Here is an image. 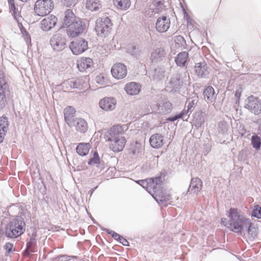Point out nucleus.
<instances>
[{"mask_svg": "<svg viewBox=\"0 0 261 261\" xmlns=\"http://www.w3.org/2000/svg\"><path fill=\"white\" fill-rule=\"evenodd\" d=\"M124 129H127L126 125H114L111 128L110 132L106 135V138H108L107 140L110 142V148L114 152H118L122 150L125 146V138L122 136Z\"/></svg>", "mask_w": 261, "mask_h": 261, "instance_id": "obj_1", "label": "nucleus"}, {"mask_svg": "<svg viewBox=\"0 0 261 261\" xmlns=\"http://www.w3.org/2000/svg\"><path fill=\"white\" fill-rule=\"evenodd\" d=\"M228 216L229 218L228 227L236 233H241L249 225L250 220L241 215L237 208H230Z\"/></svg>", "mask_w": 261, "mask_h": 261, "instance_id": "obj_2", "label": "nucleus"}, {"mask_svg": "<svg viewBox=\"0 0 261 261\" xmlns=\"http://www.w3.org/2000/svg\"><path fill=\"white\" fill-rule=\"evenodd\" d=\"M25 223L24 218L20 216H16L8 224L6 228V235L10 238H15L24 233L25 230Z\"/></svg>", "mask_w": 261, "mask_h": 261, "instance_id": "obj_3", "label": "nucleus"}, {"mask_svg": "<svg viewBox=\"0 0 261 261\" xmlns=\"http://www.w3.org/2000/svg\"><path fill=\"white\" fill-rule=\"evenodd\" d=\"M112 25L111 20L108 17L97 19L95 27L97 36L100 37H107L111 32Z\"/></svg>", "mask_w": 261, "mask_h": 261, "instance_id": "obj_4", "label": "nucleus"}, {"mask_svg": "<svg viewBox=\"0 0 261 261\" xmlns=\"http://www.w3.org/2000/svg\"><path fill=\"white\" fill-rule=\"evenodd\" d=\"M54 7L51 0H38L34 7L35 13L39 16H45L49 14Z\"/></svg>", "mask_w": 261, "mask_h": 261, "instance_id": "obj_5", "label": "nucleus"}, {"mask_svg": "<svg viewBox=\"0 0 261 261\" xmlns=\"http://www.w3.org/2000/svg\"><path fill=\"white\" fill-rule=\"evenodd\" d=\"M67 35L69 37L75 38L82 35L86 30L85 23L80 18L67 27Z\"/></svg>", "mask_w": 261, "mask_h": 261, "instance_id": "obj_6", "label": "nucleus"}, {"mask_svg": "<svg viewBox=\"0 0 261 261\" xmlns=\"http://www.w3.org/2000/svg\"><path fill=\"white\" fill-rule=\"evenodd\" d=\"M88 41L82 38L72 41L69 44L70 50L75 55L84 53L88 49Z\"/></svg>", "mask_w": 261, "mask_h": 261, "instance_id": "obj_7", "label": "nucleus"}, {"mask_svg": "<svg viewBox=\"0 0 261 261\" xmlns=\"http://www.w3.org/2000/svg\"><path fill=\"white\" fill-rule=\"evenodd\" d=\"M139 182L142 183V187L151 195L156 188L162 186V182L161 177L143 179Z\"/></svg>", "mask_w": 261, "mask_h": 261, "instance_id": "obj_8", "label": "nucleus"}, {"mask_svg": "<svg viewBox=\"0 0 261 261\" xmlns=\"http://www.w3.org/2000/svg\"><path fill=\"white\" fill-rule=\"evenodd\" d=\"M245 108L251 113L258 115L261 113V100L256 97L249 96L246 100Z\"/></svg>", "mask_w": 261, "mask_h": 261, "instance_id": "obj_9", "label": "nucleus"}, {"mask_svg": "<svg viewBox=\"0 0 261 261\" xmlns=\"http://www.w3.org/2000/svg\"><path fill=\"white\" fill-rule=\"evenodd\" d=\"M152 110L161 114L170 113L173 109L172 103L166 98L160 100L155 105H152Z\"/></svg>", "mask_w": 261, "mask_h": 261, "instance_id": "obj_10", "label": "nucleus"}, {"mask_svg": "<svg viewBox=\"0 0 261 261\" xmlns=\"http://www.w3.org/2000/svg\"><path fill=\"white\" fill-rule=\"evenodd\" d=\"M152 196L159 204H163L165 206L170 204L171 196L170 195L164 192L162 186L156 188L155 190L153 191Z\"/></svg>", "mask_w": 261, "mask_h": 261, "instance_id": "obj_11", "label": "nucleus"}, {"mask_svg": "<svg viewBox=\"0 0 261 261\" xmlns=\"http://www.w3.org/2000/svg\"><path fill=\"white\" fill-rule=\"evenodd\" d=\"M50 44L54 50L60 51L66 47V39L61 34H55L50 38Z\"/></svg>", "mask_w": 261, "mask_h": 261, "instance_id": "obj_12", "label": "nucleus"}, {"mask_svg": "<svg viewBox=\"0 0 261 261\" xmlns=\"http://www.w3.org/2000/svg\"><path fill=\"white\" fill-rule=\"evenodd\" d=\"M182 84L183 82L181 79V75L176 73L171 77L166 89L170 92H177L181 89Z\"/></svg>", "mask_w": 261, "mask_h": 261, "instance_id": "obj_13", "label": "nucleus"}, {"mask_svg": "<svg viewBox=\"0 0 261 261\" xmlns=\"http://www.w3.org/2000/svg\"><path fill=\"white\" fill-rule=\"evenodd\" d=\"M111 73L115 79H122L127 75L126 66L122 63H117L113 65L111 68Z\"/></svg>", "mask_w": 261, "mask_h": 261, "instance_id": "obj_14", "label": "nucleus"}, {"mask_svg": "<svg viewBox=\"0 0 261 261\" xmlns=\"http://www.w3.org/2000/svg\"><path fill=\"white\" fill-rule=\"evenodd\" d=\"M7 88L4 73L0 71V109H3L7 104L6 91Z\"/></svg>", "mask_w": 261, "mask_h": 261, "instance_id": "obj_15", "label": "nucleus"}, {"mask_svg": "<svg viewBox=\"0 0 261 261\" xmlns=\"http://www.w3.org/2000/svg\"><path fill=\"white\" fill-rule=\"evenodd\" d=\"M58 21L56 16L51 15L47 16L41 21V28L44 31H48L54 28Z\"/></svg>", "mask_w": 261, "mask_h": 261, "instance_id": "obj_16", "label": "nucleus"}, {"mask_svg": "<svg viewBox=\"0 0 261 261\" xmlns=\"http://www.w3.org/2000/svg\"><path fill=\"white\" fill-rule=\"evenodd\" d=\"M170 25V19L166 16H162L157 19L155 23V29L159 33H165L169 29Z\"/></svg>", "mask_w": 261, "mask_h": 261, "instance_id": "obj_17", "label": "nucleus"}, {"mask_svg": "<svg viewBox=\"0 0 261 261\" xmlns=\"http://www.w3.org/2000/svg\"><path fill=\"white\" fill-rule=\"evenodd\" d=\"M195 71L197 76L200 78H207L210 74L209 68L204 63H198L195 66Z\"/></svg>", "mask_w": 261, "mask_h": 261, "instance_id": "obj_18", "label": "nucleus"}, {"mask_svg": "<svg viewBox=\"0 0 261 261\" xmlns=\"http://www.w3.org/2000/svg\"><path fill=\"white\" fill-rule=\"evenodd\" d=\"M116 101L113 97H105L100 100L99 103L100 108L105 111L113 110L116 107Z\"/></svg>", "mask_w": 261, "mask_h": 261, "instance_id": "obj_19", "label": "nucleus"}, {"mask_svg": "<svg viewBox=\"0 0 261 261\" xmlns=\"http://www.w3.org/2000/svg\"><path fill=\"white\" fill-rule=\"evenodd\" d=\"M80 18L77 17L72 10L71 9H67L64 12V17L63 18V22L62 24L63 28L68 27L69 25H71L74 21H76L77 19H79Z\"/></svg>", "mask_w": 261, "mask_h": 261, "instance_id": "obj_20", "label": "nucleus"}, {"mask_svg": "<svg viewBox=\"0 0 261 261\" xmlns=\"http://www.w3.org/2000/svg\"><path fill=\"white\" fill-rule=\"evenodd\" d=\"M71 125L75 126L76 129L81 133L86 132L88 129V125L87 121L81 118H77L74 119Z\"/></svg>", "mask_w": 261, "mask_h": 261, "instance_id": "obj_21", "label": "nucleus"}, {"mask_svg": "<svg viewBox=\"0 0 261 261\" xmlns=\"http://www.w3.org/2000/svg\"><path fill=\"white\" fill-rule=\"evenodd\" d=\"M141 85L136 82L127 83L124 87L126 92L130 95H135L139 93L141 90Z\"/></svg>", "mask_w": 261, "mask_h": 261, "instance_id": "obj_22", "label": "nucleus"}, {"mask_svg": "<svg viewBox=\"0 0 261 261\" xmlns=\"http://www.w3.org/2000/svg\"><path fill=\"white\" fill-rule=\"evenodd\" d=\"M204 100L207 103H212L216 99V95L214 88L211 86L206 87L203 91Z\"/></svg>", "mask_w": 261, "mask_h": 261, "instance_id": "obj_23", "label": "nucleus"}, {"mask_svg": "<svg viewBox=\"0 0 261 261\" xmlns=\"http://www.w3.org/2000/svg\"><path fill=\"white\" fill-rule=\"evenodd\" d=\"M202 183L201 180L198 178H192L188 192L193 194H197L202 188Z\"/></svg>", "mask_w": 261, "mask_h": 261, "instance_id": "obj_24", "label": "nucleus"}, {"mask_svg": "<svg viewBox=\"0 0 261 261\" xmlns=\"http://www.w3.org/2000/svg\"><path fill=\"white\" fill-rule=\"evenodd\" d=\"M93 65V60L90 58H82L77 62V67L81 72L85 71Z\"/></svg>", "mask_w": 261, "mask_h": 261, "instance_id": "obj_25", "label": "nucleus"}, {"mask_svg": "<svg viewBox=\"0 0 261 261\" xmlns=\"http://www.w3.org/2000/svg\"><path fill=\"white\" fill-rule=\"evenodd\" d=\"M164 137L160 134L152 135L149 139L150 145L154 148H159L163 145Z\"/></svg>", "mask_w": 261, "mask_h": 261, "instance_id": "obj_26", "label": "nucleus"}, {"mask_svg": "<svg viewBox=\"0 0 261 261\" xmlns=\"http://www.w3.org/2000/svg\"><path fill=\"white\" fill-rule=\"evenodd\" d=\"M75 112V109L69 106L66 108L64 110V119L68 125H71L73 122V117Z\"/></svg>", "mask_w": 261, "mask_h": 261, "instance_id": "obj_27", "label": "nucleus"}, {"mask_svg": "<svg viewBox=\"0 0 261 261\" xmlns=\"http://www.w3.org/2000/svg\"><path fill=\"white\" fill-rule=\"evenodd\" d=\"M84 82L80 79L68 80L63 83V86L69 87L71 88L82 89Z\"/></svg>", "mask_w": 261, "mask_h": 261, "instance_id": "obj_28", "label": "nucleus"}, {"mask_svg": "<svg viewBox=\"0 0 261 261\" xmlns=\"http://www.w3.org/2000/svg\"><path fill=\"white\" fill-rule=\"evenodd\" d=\"M165 56V50L162 47H158L152 51L150 58L152 61L157 62L162 60Z\"/></svg>", "mask_w": 261, "mask_h": 261, "instance_id": "obj_29", "label": "nucleus"}, {"mask_svg": "<svg viewBox=\"0 0 261 261\" xmlns=\"http://www.w3.org/2000/svg\"><path fill=\"white\" fill-rule=\"evenodd\" d=\"M189 54L187 51L179 53L175 59L176 65L179 67H185L188 58Z\"/></svg>", "mask_w": 261, "mask_h": 261, "instance_id": "obj_30", "label": "nucleus"}, {"mask_svg": "<svg viewBox=\"0 0 261 261\" xmlns=\"http://www.w3.org/2000/svg\"><path fill=\"white\" fill-rule=\"evenodd\" d=\"M248 232V238L249 240L253 241L257 237L258 231L257 228L250 221L249 222V225H247V228H245Z\"/></svg>", "mask_w": 261, "mask_h": 261, "instance_id": "obj_31", "label": "nucleus"}, {"mask_svg": "<svg viewBox=\"0 0 261 261\" xmlns=\"http://www.w3.org/2000/svg\"><path fill=\"white\" fill-rule=\"evenodd\" d=\"M90 147L89 143H80L76 148V151L80 155L85 156L88 153Z\"/></svg>", "mask_w": 261, "mask_h": 261, "instance_id": "obj_32", "label": "nucleus"}, {"mask_svg": "<svg viewBox=\"0 0 261 261\" xmlns=\"http://www.w3.org/2000/svg\"><path fill=\"white\" fill-rule=\"evenodd\" d=\"M204 113L201 111L196 112L193 119V123L195 126L197 128L200 127L202 124L204 122Z\"/></svg>", "mask_w": 261, "mask_h": 261, "instance_id": "obj_33", "label": "nucleus"}, {"mask_svg": "<svg viewBox=\"0 0 261 261\" xmlns=\"http://www.w3.org/2000/svg\"><path fill=\"white\" fill-rule=\"evenodd\" d=\"M9 6L10 11H12V15L14 18L19 23L20 20V16L19 12L18 9L16 7L14 0H8Z\"/></svg>", "mask_w": 261, "mask_h": 261, "instance_id": "obj_34", "label": "nucleus"}, {"mask_svg": "<svg viewBox=\"0 0 261 261\" xmlns=\"http://www.w3.org/2000/svg\"><path fill=\"white\" fill-rule=\"evenodd\" d=\"M114 5L121 10H126L130 5V0H114Z\"/></svg>", "mask_w": 261, "mask_h": 261, "instance_id": "obj_35", "label": "nucleus"}, {"mask_svg": "<svg viewBox=\"0 0 261 261\" xmlns=\"http://www.w3.org/2000/svg\"><path fill=\"white\" fill-rule=\"evenodd\" d=\"M101 5L98 0H88L86 3V7L88 9L94 11L98 10Z\"/></svg>", "mask_w": 261, "mask_h": 261, "instance_id": "obj_36", "label": "nucleus"}, {"mask_svg": "<svg viewBox=\"0 0 261 261\" xmlns=\"http://www.w3.org/2000/svg\"><path fill=\"white\" fill-rule=\"evenodd\" d=\"M252 146L256 150L260 149L261 147V138L256 135H253L251 138Z\"/></svg>", "mask_w": 261, "mask_h": 261, "instance_id": "obj_37", "label": "nucleus"}, {"mask_svg": "<svg viewBox=\"0 0 261 261\" xmlns=\"http://www.w3.org/2000/svg\"><path fill=\"white\" fill-rule=\"evenodd\" d=\"M19 27L20 28V30L21 33L22 35V37L25 40L27 44L29 46L31 44V38L29 33L27 32L26 29L23 27L21 23L19 24Z\"/></svg>", "mask_w": 261, "mask_h": 261, "instance_id": "obj_38", "label": "nucleus"}, {"mask_svg": "<svg viewBox=\"0 0 261 261\" xmlns=\"http://www.w3.org/2000/svg\"><path fill=\"white\" fill-rule=\"evenodd\" d=\"M140 51L139 47L135 45H131L128 48V52L136 58L140 56Z\"/></svg>", "mask_w": 261, "mask_h": 261, "instance_id": "obj_39", "label": "nucleus"}, {"mask_svg": "<svg viewBox=\"0 0 261 261\" xmlns=\"http://www.w3.org/2000/svg\"><path fill=\"white\" fill-rule=\"evenodd\" d=\"M9 126L8 118L6 116L0 117V129L3 132H7Z\"/></svg>", "mask_w": 261, "mask_h": 261, "instance_id": "obj_40", "label": "nucleus"}, {"mask_svg": "<svg viewBox=\"0 0 261 261\" xmlns=\"http://www.w3.org/2000/svg\"><path fill=\"white\" fill-rule=\"evenodd\" d=\"M228 128V125L226 122L221 121L218 124V132L220 134L224 135L226 134Z\"/></svg>", "mask_w": 261, "mask_h": 261, "instance_id": "obj_41", "label": "nucleus"}, {"mask_svg": "<svg viewBox=\"0 0 261 261\" xmlns=\"http://www.w3.org/2000/svg\"><path fill=\"white\" fill-rule=\"evenodd\" d=\"M100 161L97 152L95 151L93 153V157L90 159L88 162V164L90 166H95Z\"/></svg>", "mask_w": 261, "mask_h": 261, "instance_id": "obj_42", "label": "nucleus"}, {"mask_svg": "<svg viewBox=\"0 0 261 261\" xmlns=\"http://www.w3.org/2000/svg\"><path fill=\"white\" fill-rule=\"evenodd\" d=\"M251 216L257 218H261V207L258 205H255L252 211Z\"/></svg>", "mask_w": 261, "mask_h": 261, "instance_id": "obj_43", "label": "nucleus"}, {"mask_svg": "<svg viewBox=\"0 0 261 261\" xmlns=\"http://www.w3.org/2000/svg\"><path fill=\"white\" fill-rule=\"evenodd\" d=\"M153 76L154 79L161 80L164 76V71L162 69H155L154 70Z\"/></svg>", "mask_w": 261, "mask_h": 261, "instance_id": "obj_44", "label": "nucleus"}, {"mask_svg": "<svg viewBox=\"0 0 261 261\" xmlns=\"http://www.w3.org/2000/svg\"><path fill=\"white\" fill-rule=\"evenodd\" d=\"M103 230L107 232L108 234H110L112 238H113L115 240L118 241V242L119 241L120 238L122 237L120 234L115 232L114 231L110 230L109 229L105 228Z\"/></svg>", "mask_w": 261, "mask_h": 261, "instance_id": "obj_45", "label": "nucleus"}, {"mask_svg": "<svg viewBox=\"0 0 261 261\" xmlns=\"http://www.w3.org/2000/svg\"><path fill=\"white\" fill-rule=\"evenodd\" d=\"M192 112L187 108V109H184L179 114H178L180 118L183 119V120L187 121L189 117V113H191Z\"/></svg>", "mask_w": 261, "mask_h": 261, "instance_id": "obj_46", "label": "nucleus"}, {"mask_svg": "<svg viewBox=\"0 0 261 261\" xmlns=\"http://www.w3.org/2000/svg\"><path fill=\"white\" fill-rule=\"evenodd\" d=\"M188 104L187 106V108L189 109L191 112L193 110L195 106L196 105L198 100L197 98L195 99H189L188 100Z\"/></svg>", "mask_w": 261, "mask_h": 261, "instance_id": "obj_47", "label": "nucleus"}, {"mask_svg": "<svg viewBox=\"0 0 261 261\" xmlns=\"http://www.w3.org/2000/svg\"><path fill=\"white\" fill-rule=\"evenodd\" d=\"M96 81L98 84L103 85L105 84L106 79L103 75L100 74L96 77Z\"/></svg>", "mask_w": 261, "mask_h": 261, "instance_id": "obj_48", "label": "nucleus"}, {"mask_svg": "<svg viewBox=\"0 0 261 261\" xmlns=\"http://www.w3.org/2000/svg\"><path fill=\"white\" fill-rule=\"evenodd\" d=\"M141 146V144L140 143H136L135 148H134L132 151V154L135 155H137L140 152V148Z\"/></svg>", "mask_w": 261, "mask_h": 261, "instance_id": "obj_49", "label": "nucleus"}, {"mask_svg": "<svg viewBox=\"0 0 261 261\" xmlns=\"http://www.w3.org/2000/svg\"><path fill=\"white\" fill-rule=\"evenodd\" d=\"M13 245L10 243H7L4 246V249L6 250L7 252L10 253L12 252Z\"/></svg>", "mask_w": 261, "mask_h": 261, "instance_id": "obj_50", "label": "nucleus"}, {"mask_svg": "<svg viewBox=\"0 0 261 261\" xmlns=\"http://www.w3.org/2000/svg\"><path fill=\"white\" fill-rule=\"evenodd\" d=\"M35 245H36L35 243H33L32 242H28L27 244V248H26L30 249L32 252H35Z\"/></svg>", "mask_w": 261, "mask_h": 261, "instance_id": "obj_51", "label": "nucleus"}, {"mask_svg": "<svg viewBox=\"0 0 261 261\" xmlns=\"http://www.w3.org/2000/svg\"><path fill=\"white\" fill-rule=\"evenodd\" d=\"M95 166L97 168V170H99V172H100L105 168L103 162L101 161L98 162V163H97Z\"/></svg>", "mask_w": 261, "mask_h": 261, "instance_id": "obj_52", "label": "nucleus"}, {"mask_svg": "<svg viewBox=\"0 0 261 261\" xmlns=\"http://www.w3.org/2000/svg\"><path fill=\"white\" fill-rule=\"evenodd\" d=\"M75 0H63V4L67 7H70L74 4Z\"/></svg>", "mask_w": 261, "mask_h": 261, "instance_id": "obj_53", "label": "nucleus"}, {"mask_svg": "<svg viewBox=\"0 0 261 261\" xmlns=\"http://www.w3.org/2000/svg\"><path fill=\"white\" fill-rule=\"evenodd\" d=\"M119 242L122 244L123 246H129V243L125 239H124L123 237H121L120 238Z\"/></svg>", "mask_w": 261, "mask_h": 261, "instance_id": "obj_54", "label": "nucleus"}, {"mask_svg": "<svg viewBox=\"0 0 261 261\" xmlns=\"http://www.w3.org/2000/svg\"><path fill=\"white\" fill-rule=\"evenodd\" d=\"M70 256L67 255H61L59 256L60 261H69Z\"/></svg>", "mask_w": 261, "mask_h": 261, "instance_id": "obj_55", "label": "nucleus"}, {"mask_svg": "<svg viewBox=\"0 0 261 261\" xmlns=\"http://www.w3.org/2000/svg\"><path fill=\"white\" fill-rule=\"evenodd\" d=\"M179 118H180V117L179 115L177 114L173 117H169L167 119V120L169 121L173 122Z\"/></svg>", "mask_w": 261, "mask_h": 261, "instance_id": "obj_56", "label": "nucleus"}, {"mask_svg": "<svg viewBox=\"0 0 261 261\" xmlns=\"http://www.w3.org/2000/svg\"><path fill=\"white\" fill-rule=\"evenodd\" d=\"M7 132H3L0 129V143L3 142Z\"/></svg>", "mask_w": 261, "mask_h": 261, "instance_id": "obj_57", "label": "nucleus"}, {"mask_svg": "<svg viewBox=\"0 0 261 261\" xmlns=\"http://www.w3.org/2000/svg\"><path fill=\"white\" fill-rule=\"evenodd\" d=\"M178 39V40L180 42V43H181V45H182V43H184V44L186 43V41H185V39L184 38V37H181L180 36H179L178 37V39Z\"/></svg>", "mask_w": 261, "mask_h": 261, "instance_id": "obj_58", "label": "nucleus"}, {"mask_svg": "<svg viewBox=\"0 0 261 261\" xmlns=\"http://www.w3.org/2000/svg\"><path fill=\"white\" fill-rule=\"evenodd\" d=\"M32 252L30 249L26 248L24 251V255L25 256H29L30 253Z\"/></svg>", "mask_w": 261, "mask_h": 261, "instance_id": "obj_59", "label": "nucleus"}, {"mask_svg": "<svg viewBox=\"0 0 261 261\" xmlns=\"http://www.w3.org/2000/svg\"><path fill=\"white\" fill-rule=\"evenodd\" d=\"M97 188V186L95 187L94 188L91 189L90 190L88 191V194L90 195V196H91L94 192V191L95 190V189Z\"/></svg>", "mask_w": 261, "mask_h": 261, "instance_id": "obj_60", "label": "nucleus"}, {"mask_svg": "<svg viewBox=\"0 0 261 261\" xmlns=\"http://www.w3.org/2000/svg\"><path fill=\"white\" fill-rule=\"evenodd\" d=\"M163 5V3L161 1H158L155 3V6L160 7V8H162L161 6H162Z\"/></svg>", "mask_w": 261, "mask_h": 261, "instance_id": "obj_61", "label": "nucleus"}, {"mask_svg": "<svg viewBox=\"0 0 261 261\" xmlns=\"http://www.w3.org/2000/svg\"><path fill=\"white\" fill-rule=\"evenodd\" d=\"M184 11H185V10H184ZM185 15V17H187V20L188 23H191V22L190 21V20L189 19L188 15L186 11H185V15Z\"/></svg>", "mask_w": 261, "mask_h": 261, "instance_id": "obj_62", "label": "nucleus"}, {"mask_svg": "<svg viewBox=\"0 0 261 261\" xmlns=\"http://www.w3.org/2000/svg\"><path fill=\"white\" fill-rule=\"evenodd\" d=\"M28 242H32L33 243L36 244V240L35 238L31 237Z\"/></svg>", "mask_w": 261, "mask_h": 261, "instance_id": "obj_63", "label": "nucleus"}, {"mask_svg": "<svg viewBox=\"0 0 261 261\" xmlns=\"http://www.w3.org/2000/svg\"><path fill=\"white\" fill-rule=\"evenodd\" d=\"M240 95H241V94L239 92H237L236 93V94H235L236 97H239L240 96Z\"/></svg>", "mask_w": 261, "mask_h": 261, "instance_id": "obj_64", "label": "nucleus"}]
</instances>
